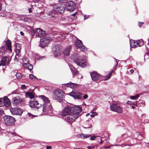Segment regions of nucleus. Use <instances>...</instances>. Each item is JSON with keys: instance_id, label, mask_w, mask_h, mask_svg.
<instances>
[{"instance_id": "nucleus-1", "label": "nucleus", "mask_w": 149, "mask_h": 149, "mask_svg": "<svg viewBox=\"0 0 149 149\" xmlns=\"http://www.w3.org/2000/svg\"><path fill=\"white\" fill-rule=\"evenodd\" d=\"M82 110L79 106H68L63 111L61 115L65 121L71 124L79 117Z\"/></svg>"}, {"instance_id": "nucleus-10", "label": "nucleus", "mask_w": 149, "mask_h": 149, "mask_svg": "<svg viewBox=\"0 0 149 149\" xmlns=\"http://www.w3.org/2000/svg\"><path fill=\"white\" fill-rule=\"evenodd\" d=\"M142 39L138 40L136 41L134 40H130V47L132 48H135L137 47L141 46L143 45Z\"/></svg>"}, {"instance_id": "nucleus-14", "label": "nucleus", "mask_w": 149, "mask_h": 149, "mask_svg": "<svg viewBox=\"0 0 149 149\" xmlns=\"http://www.w3.org/2000/svg\"><path fill=\"white\" fill-rule=\"evenodd\" d=\"M69 95L75 99H80L81 97V93L76 90H74L68 94Z\"/></svg>"}, {"instance_id": "nucleus-48", "label": "nucleus", "mask_w": 149, "mask_h": 149, "mask_svg": "<svg viewBox=\"0 0 149 149\" xmlns=\"http://www.w3.org/2000/svg\"><path fill=\"white\" fill-rule=\"evenodd\" d=\"M20 51L19 50H16V56H19L18 55L19 54V52H20Z\"/></svg>"}, {"instance_id": "nucleus-60", "label": "nucleus", "mask_w": 149, "mask_h": 149, "mask_svg": "<svg viewBox=\"0 0 149 149\" xmlns=\"http://www.w3.org/2000/svg\"><path fill=\"white\" fill-rule=\"evenodd\" d=\"M20 33L21 34V35L22 36H24V33H23V32L22 31H21L20 32Z\"/></svg>"}, {"instance_id": "nucleus-47", "label": "nucleus", "mask_w": 149, "mask_h": 149, "mask_svg": "<svg viewBox=\"0 0 149 149\" xmlns=\"http://www.w3.org/2000/svg\"><path fill=\"white\" fill-rule=\"evenodd\" d=\"M68 0H58L59 2L60 3H64L67 1Z\"/></svg>"}, {"instance_id": "nucleus-11", "label": "nucleus", "mask_w": 149, "mask_h": 149, "mask_svg": "<svg viewBox=\"0 0 149 149\" xmlns=\"http://www.w3.org/2000/svg\"><path fill=\"white\" fill-rule=\"evenodd\" d=\"M49 41V38L45 36V37L40 38L39 45L41 47L44 48L48 45Z\"/></svg>"}, {"instance_id": "nucleus-53", "label": "nucleus", "mask_w": 149, "mask_h": 149, "mask_svg": "<svg viewBox=\"0 0 149 149\" xmlns=\"http://www.w3.org/2000/svg\"><path fill=\"white\" fill-rule=\"evenodd\" d=\"M21 88L22 89H25L26 88V87L25 85H22L21 86Z\"/></svg>"}, {"instance_id": "nucleus-54", "label": "nucleus", "mask_w": 149, "mask_h": 149, "mask_svg": "<svg viewBox=\"0 0 149 149\" xmlns=\"http://www.w3.org/2000/svg\"><path fill=\"white\" fill-rule=\"evenodd\" d=\"M52 147L50 146H47L46 147L47 149H51Z\"/></svg>"}, {"instance_id": "nucleus-51", "label": "nucleus", "mask_w": 149, "mask_h": 149, "mask_svg": "<svg viewBox=\"0 0 149 149\" xmlns=\"http://www.w3.org/2000/svg\"><path fill=\"white\" fill-rule=\"evenodd\" d=\"M144 24L143 22L141 23L140 22H138V25L140 27H141L142 25Z\"/></svg>"}, {"instance_id": "nucleus-39", "label": "nucleus", "mask_w": 149, "mask_h": 149, "mask_svg": "<svg viewBox=\"0 0 149 149\" xmlns=\"http://www.w3.org/2000/svg\"><path fill=\"white\" fill-rule=\"evenodd\" d=\"M16 76L17 77L18 79L22 77V74L19 73H17L16 74Z\"/></svg>"}, {"instance_id": "nucleus-24", "label": "nucleus", "mask_w": 149, "mask_h": 149, "mask_svg": "<svg viewBox=\"0 0 149 149\" xmlns=\"http://www.w3.org/2000/svg\"><path fill=\"white\" fill-rule=\"evenodd\" d=\"M7 47L3 46L1 48H0V56H1L5 54L6 51V49L8 50Z\"/></svg>"}, {"instance_id": "nucleus-36", "label": "nucleus", "mask_w": 149, "mask_h": 149, "mask_svg": "<svg viewBox=\"0 0 149 149\" xmlns=\"http://www.w3.org/2000/svg\"><path fill=\"white\" fill-rule=\"evenodd\" d=\"M71 71L74 76L76 75L78 73L77 71L75 69L73 70V71Z\"/></svg>"}, {"instance_id": "nucleus-55", "label": "nucleus", "mask_w": 149, "mask_h": 149, "mask_svg": "<svg viewBox=\"0 0 149 149\" xmlns=\"http://www.w3.org/2000/svg\"><path fill=\"white\" fill-rule=\"evenodd\" d=\"M89 16V15H84V19H87V18H88V17Z\"/></svg>"}, {"instance_id": "nucleus-57", "label": "nucleus", "mask_w": 149, "mask_h": 149, "mask_svg": "<svg viewBox=\"0 0 149 149\" xmlns=\"http://www.w3.org/2000/svg\"><path fill=\"white\" fill-rule=\"evenodd\" d=\"M3 113V111L0 109V115H1Z\"/></svg>"}, {"instance_id": "nucleus-6", "label": "nucleus", "mask_w": 149, "mask_h": 149, "mask_svg": "<svg viewBox=\"0 0 149 149\" xmlns=\"http://www.w3.org/2000/svg\"><path fill=\"white\" fill-rule=\"evenodd\" d=\"M4 120L6 125H13L15 121V119L13 117L9 116H5L3 118Z\"/></svg>"}, {"instance_id": "nucleus-26", "label": "nucleus", "mask_w": 149, "mask_h": 149, "mask_svg": "<svg viewBox=\"0 0 149 149\" xmlns=\"http://www.w3.org/2000/svg\"><path fill=\"white\" fill-rule=\"evenodd\" d=\"M133 135L134 138L135 139H136L138 140L142 139V136L139 132H136Z\"/></svg>"}, {"instance_id": "nucleus-27", "label": "nucleus", "mask_w": 149, "mask_h": 149, "mask_svg": "<svg viewBox=\"0 0 149 149\" xmlns=\"http://www.w3.org/2000/svg\"><path fill=\"white\" fill-rule=\"evenodd\" d=\"M56 12L54 8L53 9L49 12V15L52 17H55V15H56Z\"/></svg>"}, {"instance_id": "nucleus-8", "label": "nucleus", "mask_w": 149, "mask_h": 149, "mask_svg": "<svg viewBox=\"0 0 149 149\" xmlns=\"http://www.w3.org/2000/svg\"><path fill=\"white\" fill-rule=\"evenodd\" d=\"M76 4L72 1H69L66 4V7L68 11H72L76 8Z\"/></svg>"}, {"instance_id": "nucleus-34", "label": "nucleus", "mask_w": 149, "mask_h": 149, "mask_svg": "<svg viewBox=\"0 0 149 149\" xmlns=\"http://www.w3.org/2000/svg\"><path fill=\"white\" fill-rule=\"evenodd\" d=\"M8 134L11 137H13V136H16L17 135V134L15 132H10Z\"/></svg>"}, {"instance_id": "nucleus-49", "label": "nucleus", "mask_w": 149, "mask_h": 149, "mask_svg": "<svg viewBox=\"0 0 149 149\" xmlns=\"http://www.w3.org/2000/svg\"><path fill=\"white\" fill-rule=\"evenodd\" d=\"M88 97V96L87 94H85L84 96H83V99H86Z\"/></svg>"}, {"instance_id": "nucleus-58", "label": "nucleus", "mask_w": 149, "mask_h": 149, "mask_svg": "<svg viewBox=\"0 0 149 149\" xmlns=\"http://www.w3.org/2000/svg\"><path fill=\"white\" fill-rule=\"evenodd\" d=\"M77 13V12H76L75 13L72 14V16L74 17L75 15Z\"/></svg>"}, {"instance_id": "nucleus-22", "label": "nucleus", "mask_w": 149, "mask_h": 149, "mask_svg": "<svg viewBox=\"0 0 149 149\" xmlns=\"http://www.w3.org/2000/svg\"><path fill=\"white\" fill-rule=\"evenodd\" d=\"M25 60H26L27 61V63H24L23 64V65L24 67L27 68L30 71H31L33 69V65L29 63H28L29 62V60L27 58H25Z\"/></svg>"}, {"instance_id": "nucleus-2", "label": "nucleus", "mask_w": 149, "mask_h": 149, "mask_svg": "<svg viewBox=\"0 0 149 149\" xmlns=\"http://www.w3.org/2000/svg\"><path fill=\"white\" fill-rule=\"evenodd\" d=\"M64 93L60 89H57L53 93V98L59 102L63 101L64 98Z\"/></svg>"}, {"instance_id": "nucleus-40", "label": "nucleus", "mask_w": 149, "mask_h": 149, "mask_svg": "<svg viewBox=\"0 0 149 149\" xmlns=\"http://www.w3.org/2000/svg\"><path fill=\"white\" fill-rule=\"evenodd\" d=\"M93 122V121L92 120L89 121H88V123L89 124V126L87 127V128H89L91 127L92 126V123Z\"/></svg>"}, {"instance_id": "nucleus-5", "label": "nucleus", "mask_w": 149, "mask_h": 149, "mask_svg": "<svg viewBox=\"0 0 149 149\" xmlns=\"http://www.w3.org/2000/svg\"><path fill=\"white\" fill-rule=\"evenodd\" d=\"M42 110V115H47L52 113V108L50 103L44 104L40 107V109Z\"/></svg>"}, {"instance_id": "nucleus-25", "label": "nucleus", "mask_w": 149, "mask_h": 149, "mask_svg": "<svg viewBox=\"0 0 149 149\" xmlns=\"http://www.w3.org/2000/svg\"><path fill=\"white\" fill-rule=\"evenodd\" d=\"M39 97L42 99L43 101L45 102L44 104H48L50 103V100L49 99L44 95H42L39 96Z\"/></svg>"}, {"instance_id": "nucleus-33", "label": "nucleus", "mask_w": 149, "mask_h": 149, "mask_svg": "<svg viewBox=\"0 0 149 149\" xmlns=\"http://www.w3.org/2000/svg\"><path fill=\"white\" fill-rule=\"evenodd\" d=\"M21 45L19 44H16V50H17L20 51L21 49Z\"/></svg>"}, {"instance_id": "nucleus-29", "label": "nucleus", "mask_w": 149, "mask_h": 149, "mask_svg": "<svg viewBox=\"0 0 149 149\" xmlns=\"http://www.w3.org/2000/svg\"><path fill=\"white\" fill-rule=\"evenodd\" d=\"M27 97H30L31 99L33 98L34 97V95L30 92H28L26 93Z\"/></svg>"}, {"instance_id": "nucleus-56", "label": "nucleus", "mask_w": 149, "mask_h": 149, "mask_svg": "<svg viewBox=\"0 0 149 149\" xmlns=\"http://www.w3.org/2000/svg\"><path fill=\"white\" fill-rule=\"evenodd\" d=\"M76 1L78 3H80L81 2V0H77Z\"/></svg>"}, {"instance_id": "nucleus-64", "label": "nucleus", "mask_w": 149, "mask_h": 149, "mask_svg": "<svg viewBox=\"0 0 149 149\" xmlns=\"http://www.w3.org/2000/svg\"><path fill=\"white\" fill-rule=\"evenodd\" d=\"M116 67L117 66L118 64V62L116 60Z\"/></svg>"}, {"instance_id": "nucleus-43", "label": "nucleus", "mask_w": 149, "mask_h": 149, "mask_svg": "<svg viewBox=\"0 0 149 149\" xmlns=\"http://www.w3.org/2000/svg\"><path fill=\"white\" fill-rule=\"evenodd\" d=\"M69 67L70 69L71 70V71H73V70L75 69L71 65H69Z\"/></svg>"}, {"instance_id": "nucleus-46", "label": "nucleus", "mask_w": 149, "mask_h": 149, "mask_svg": "<svg viewBox=\"0 0 149 149\" xmlns=\"http://www.w3.org/2000/svg\"><path fill=\"white\" fill-rule=\"evenodd\" d=\"M98 136H92L91 137V140H94L95 139L97 138Z\"/></svg>"}, {"instance_id": "nucleus-4", "label": "nucleus", "mask_w": 149, "mask_h": 149, "mask_svg": "<svg viewBox=\"0 0 149 149\" xmlns=\"http://www.w3.org/2000/svg\"><path fill=\"white\" fill-rule=\"evenodd\" d=\"M79 56L78 54L74 53V54L72 56L71 58L78 65L82 67H85L86 65L85 61L79 58Z\"/></svg>"}, {"instance_id": "nucleus-12", "label": "nucleus", "mask_w": 149, "mask_h": 149, "mask_svg": "<svg viewBox=\"0 0 149 149\" xmlns=\"http://www.w3.org/2000/svg\"><path fill=\"white\" fill-rule=\"evenodd\" d=\"M75 45L78 48L83 52H85L87 51V49L85 47L84 45L81 40H77L75 43Z\"/></svg>"}, {"instance_id": "nucleus-52", "label": "nucleus", "mask_w": 149, "mask_h": 149, "mask_svg": "<svg viewBox=\"0 0 149 149\" xmlns=\"http://www.w3.org/2000/svg\"><path fill=\"white\" fill-rule=\"evenodd\" d=\"M123 146H132V144H126V143H125L124 144H123L122 145Z\"/></svg>"}, {"instance_id": "nucleus-61", "label": "nucleus", "mask_w": 149, "mask_h": 149, "mask_svg": "<svg viewBox=\"0 0 149 149\" xmlns=\"http://www.w3.org/2000/svg\"><path fill=\"white\" fill-rule=\"evenodd\" d=\"M130 107L131 109H134L135 108V107L133 106H130Z\"/></svg>"}, {"instance_id": "nucleus-30", "label": "nucleus", "mask_w": 149, "mask_h": 149, "mask_svg": "<svg viewBox=\"0 0 149 149\" xmlns=\"http://www.w3.org/2000/svg\"><path fill=\"white\" fill-rule=\"evenodd\" d=\"M80 137L82 139H84L90 137L91 136L90 134H81L80 135Z\"/></svg>"}, {"instance_id": "nucleus-44", "label": "nucleus", "mask_w": 149, "mask_h": 149, "mask_svg": "<svg viewBox=\"0 0 149 149\" xmlns=\"http://www.w3.org/2000/svg\"><path fill=\"white\" fill-rule=\"evenodd\" d=\"M29 78L31 79H33L34 78L36 79V78L35 76L31 74L29 75Z\"/></svg>"}, {"instance_id": "nucleus-63", "label": "nucleus", "mask_w": 149, "mask_h": 149, "mask_svg": "<svg viewBox=\"0 0 149 149\" xmlns=\"http://www.w3.org/2000/svg\"><path fill=\"white\" fill-rule=\"evenodd\" d=\"M35 2L38 3L39 2L40 0H34Z\"/></svg>"}, {"instance_id": "nucleus-31", "label": "nucleus", "mask_w": 149, "mask_h": 149, "mask_svg": "<svg viewBox=\"0 0 149 149\" xmlns=\"http://www.w3.org/2000/svg\"><path fill=\"white\" fill-rule=\"evenodd\" d=\"M139 97V94H136L134 96H130V99L133 100H135Z\"/></svg>"}, {"instance_id": "nucleus-35", "label": "nucleus", "mask_w": 149, "mask_h": 149, "mask_svg": "<svg viewBox=\"0 0 149 149\" xmlns=\"http://www.w3.org/2000/svg\"><path fill=\"white\" fill-rule=\"evenodd\" d=\"M127 104H130V105L133 104L136 106H137V103L134 104V103L131 101H128L127 102Z\"/></svg>"}, {"instance_id": "nucleus-32", "label": "nucleus", "mask_w": 149, "mask_h": 149, "mask_svg": "<svg viewBox=\"0 0 149 149\" xmlns=\"http://www.w3.org/2000/svg\"><path fill=\"white\" fill-rule=\"evenodd\" d=\"M113 73V72L111 71V72H110L109 74H108L106 76L105 79V80H107L109 79L110 78V77L112 75V73Z\"/></svg>"}, {"instance_id": "nucleus-9", "label": "nucleus", "mask_w": 149, "mask_h": 149, "mask_svg": "<svg viewBox=\"0 0 149 149\" xmlns=\"http://www.w3.org/2000/svg\"><path fill=\"white\" fill-rule=\"evenodd\" d=\"M110 109L112 111L116 112L119 114L122 112V108L117 104H112L110 105Z\"/></svg>"}, {"instance_id": "nucleus-38", "label": "nucleus", "mask_w": 149, "mask_h": 149, "mask_svg": "<svg viewBox=\"0 0 149 149\" xmlns=\"http://www.w3.org/2000/svg\"><path fill=\"white\" fill-rule=\"evenodd\" d=\"M67 35L66 34H61L60 35V36L58 37L59 38H61L62 39H63Z\"/></svg>"}, {"instance_id": "nucleus-13", "label": "nucleus", "mask_w": 149, "mask_h": 149, "mask_svg": "<svg viewBox=\"0 0 149 149\" xmlns=\"http://www.w3.org/2000/svg\"><path fill=\"white\" fill-rule=\"evenodd\" d=\"M11 113L13 115H21L23 112V110L19 108H12L10 109Z\"/></svg>"}, {"instance_id": "nucleus-50", "label": "nucleus", "mask_w": 149, "mask_h": 149, "mask_svg": "<svg viewBox=\"0 0 149 149\" xmlns=\"http://www.w3.org/2000/svg\"><path fill=\"white\" fill-rule=\"evenodd\" d=\"M104 139L103 137H102L100 138L101 141L100 142V144H102L103 142H104V140H103Z\"/></svg>"}, {"instance_id": "nucleus-3", "label": "nucleus", "mask_w": 149, "mask_h": 149, "mask_svg": "<svg viewBox=\"0 0 149 149\" xmlns=\"http://www.w3.org/2000/svg\"><path fill=\"white\" fill-rule=\"evenodd\" d=\"M31 35L32 37L37 36L40 37V38L45 36V31L40 28L31 29Z\"/></svg>"}, {"instance_id": "nucleus-21", "label": "nucleus", "mask_w": 149, "mask_h": 149, "mask_svg": "<svg viewBox=\"0 0 149 149\" xmlns=\"http://www.w3.org/2000/svg\"><path fill=\"white\" fill-rule=\"evenodd\" d=\"M71 49V45H68L64 49L63 51V55L65 56H68L70 54V52Z\"/></svg>"}, {"instance_id": "nucleus-18", "label": "nucleus", "mask_w": 149, "mask_h": 149, "mask_svg": "<svg viewBox=\"0 0 149 149\" xmlns=\"http://www.w3.org/2000/svg\"><path fill=\"white\" fill-rule=\"evenodd\" d=\"M10 59L7 56L3 57L0 63V66L1 65H8L10 62Z\"/></svg>"}, {"instance_id": "nucleus-45", "label": "nucleus", "mask_w": 149, "mask_h": 149, "mask_svg": "<svg viewBox=\"0 0 149 149\" xmlns=\"http://www.w3.org/2000/svg\"><path fill=\"white\" fill-rule=\"evenodd\" d=\"M19 56H15V58L14 59V60L15 62H17L18 61V58Z\"/></svg>"}, {"instance_id": "nucleus-20", "label": "nucleus", "mask_w": 149, "mask_h": 149, "mask_svg": "<svg viewBox=\"0 0 149 149\" xmlns=\"http://www.w3.org/2000/svg\"><path fill=\"white\" fill-rule=\"evenodd\" d=\"M12 100L13 104H14L15 105H17L22 101V99L17 96L16 97H13Z\"/></svg>"}, {"instance_id": "nucleus-41", "label": "nucleus", "mask_w": 149, "mask_h": 149, "mask_svg": "<svg viewBox=\"0 0 149 149\" xmlns=\"http://www.w3.org/2000/svg\"><path fill=\"white\" fill-rule=\"evenodd\" d=\"M28 115L29 116V117L32 118L34 117L35 116L31 114V113H28Z\"/></svg>"}, {"instance_id": "nucleus-19", "label": "nucleus", "mask_w": 149, "mask_h": 149, "mask_svg": "<svg viewBox=\"0 0 149 149\" xmlns=\"http://www.w3.org/2000/svg\"><path fill=\"white\" fill-rule=\"evenodd\" d=\"M90 74L92 79L93 81H96L100 77V74L96 72H92Z\"/></svg>"}, {"instance_id": "nucleus-59", "label": "nucleus", "mask_w": 149, "mask_h": 149, "mask_svg": "<svg viewBox=\"0 0 149 149\" xmlns=\"http://www.w3.org/2000/svg\"><path fill=\"white\" fill-rule=\"evenodd\" d=\"M130 72L131 73H132L134 72V70L132 69L130 70Z\"/></svg>"}, {"instance_id": "nucleus-16", "label": "nucleus", "mask_w": 149, "mask_h": 149, "mask_svg": "<svg viewBox=\"0 0 149 149\" xmlns=\"http://www.w3.org/2000/svg\"><path fill=\"white\" fill-rule=\"evenodd\" d=\"M30 106L32 108H40L41 104H39L38 101L35 99H33V101H30Z\"/></svg>"}, {"instance_id": "nucleus-7", "label": "nucleus", "mask_w": 149, "mask_h": 149, "mask_svg": "<svg viewBox=\"0 0 149 149\" xmlns=\"http://www.w3.org/2000/svg\"><path fill=\"white\" fill-rule=\"evenodd\" d=\"M10 104V101L7 96L0 98V107H2L4 106L8 107Z\"/></svg>"}, {"instance_id": "nucleus-42", "label": "nucleus", "mask_w": 149, "mask_h": 149, "mask_svg": "<svg viewBox=\"0 0 149 149\" xmlns=\"http://www.w3.org/2000/svg\"><path fill=\"white\" fill-rule=\"evenodd\" d=\"M87 148L89 149H93L95 148L94 146H89L87 147Z\"/></svg>"}, {"instance_id": "nucleus-17", "label": "nucleus", "mask_w": 149, "mask_h": 149, "mask_svg": "<svg viewBox=\"0 0 149 149\" xmlns=\"http://www.w3.org/2000/svg\"><path fill=\"white\" fill-rule=\"evenodd\" d=\"M55 10L60 13H63L65 10V8L64 6L61 5H55L54 7Z\"/></svg>"}, {"instance_id": "nucleus-23", "label": "nucleus", "mask_w": 149, "mask_h": 149, "mask_svg": "<svg viewBox=\"0 0 149 149\" xmlns=\"http://www.w3.org/2000/svg\"><path fill=\"white\" fill-rule=\"evenodd\" d=\"M65 86L66 87H70L72 88H74L78 86V84L75 83H67L64 84Z\"/></svg>"}, {"instance_id": "nucleus-37", "label": "nucleus", "mask_w": 149, "mask_h": 149, "mask_svg": "<svg viewBox=\"0 0 149 149\" xmlns=\"http://www.w3.org/2000/svg\"><path fill=\"white\" fill-rule=\"evenodd\" d=\"M97 113L96 112H91V114L90 115V116L91 117H94L95 116H97Z\"/></svg>"}, {"instance_id": "nucleus-15", "label": "nucleus", "mask_w": 149, "mask_h": 149, "mask_svg": "<svg viewBox=\"0 0 149 149\" xmlns=\"http://www.w3.org/2000/svg\"><path fill=\"white\" fill-rule=\"evenodd\" d=\"M61 47L59 45H55L53 48L52 51L55 56H57L61 52Z\"/></svg>"}, {"instance_id": "nucleus-62", "label": "nucleus", "mask_w": 149, "mask_h": 149, "mask_svg": "<svg viewBox=\"0 0 149 149\" xmlns=\"http://www.w3.org/2000/svg\"><path fill=\"white\" fill-rule=\"evenodd\" d=\"M29 11V13H31V8H29L28 9Z\"/></svg>"}, {"instance_id": "nucleus-28", "label": "nucleus", "mask_w": 149, "mask_h": 149, "mask_svg": "<svg viewBox=\"0 0 149 149\" xmlns=\"http://www.w3.org/2000/svg\"><path fill=\"white\" fill-rule=\"evenodd\" d=\"M6 44L7 45L6 46L7 47H6L8 49V50L10 52L12 51L11 41L8 40V41L6 42Z\"/></svg>"}]
</instances>
